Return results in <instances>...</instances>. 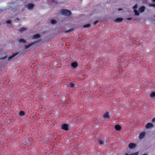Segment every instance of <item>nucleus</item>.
Wrapping results in <instances>:
<instances>
[{
    "instance_id": "nucleus-1",
    "label": "nucleus",
    "mask_w": 155,
    "mask_h": 155,
    "mask_svg": "<svg viewBox=\"0 0 155 155\" xmlns=\"http://www.w3.org/2000/svg\"><path fill=\"white\" fill-rule=\"evenodd\" d=\"M15 3L14 2L11 3L10 4H8V7L7 8H4L3 9H0V10L1 11V12L3 11L4 10H13V9L14 8V6H13V4Z\"/></svg>"
},
{
    "instance_id": "nucleus-2",
    "label": "nucleus",
    "mask_w": 155,
    "mask_h": 155,
    "mask_svg": "<svg viewBox=\"0 0 155 155\" xmlns=\"http://www.w3.org/2000/svg\"><path fill=\"white\" fill-rule=\"evenodd\" d=\"M61 13L64 15L68 16L70 15L71 12L68 10L62 9L61 11Z\"/></svg>"
},
{
    "instance_id": "nucleus-3",
    "label": "nucleus",
    "mask_w": 155,
    "mask_h": 155,
    "mask_svg": "<svg viewBox=\"0 0 155 155\" xmlns=\"http://www.w3.org/2000/svg\"><path fill=\"white\" fill-rule=\"evenodd\" d=\"M34 7V5L32 3H28L25 5V7L29 10H31Z\"/></svg>"
},
{
    "instance_id": "nucleus-4",
    "label": "nucleus",
    "mask_w": 155,
    "mask_h": 155,
    "mask_svg": "<svg viewBox=\"0 0 155 155\" xmlns=\"http://www.w3.org/2000/svg\"><path fill=\"white\" fill-rule=\"evenodd\" d=\"M137 8V4L135 5L133 7V8L134 10V11L135 13V15L137 16H139V13L136 10Z\"/></svg>"
},
{
    "instance_id": "nucleus-5",
    "label": "nucleus",
    "mask_w": 155,
    "mask_h": 155,
    "mask_svg": "<svg viewBox=\"0 0 155 155\" xmlns=\"http://www.w3.org/2000/svg\"><path fill=\"white\" fill-rule=\"evenodd\" d=\"M62 128L63 129L67 131L69 130L68 125L67 124H64L62 125Z\"/></svg>"
},
{
    "instance_id": "nucleus-6",
    "label": "nucleus",
    "mask_w": 155,
    "mask_h": 155,
    "mask_svg": "<svg viewBox=\"0 0 155 155\" xmlns=\"http://www.w3.org/2000/svg\"><path fill=\"white\" fill-rule=\"evenodd\" d=\"M153 124L151 123H148L146 125V128L147 129H149L153 127Z\"/></svg>"
},
{
    "instance_id": "nucleus-7",
    "label": "nucleus",
    "mask_w": 155,
    "mask_h": 155,
    "mask_svg": "<svg viewBox=\"0 0 155 155\" xmlns=\"http://www.w3.org/2000/svg\"><path fill=\"white\" fill-rule=\"evenodd\" d=\"M146 9V7L143 6L140 7L139 9V11L140 13L144 12Z\"/></svg>"
},
{
    "instance_id": "nucleus-8",
    "label": "nucleus",
    "mask_w": 155,
    "mask_h": 155,
    "mask_svg": "<svg viewBox=\"0 0 155 155\" xmlns=\"http://www.w3.org/2000/svg\"><path fill=\"white\" fill-rule=\"evenodd\" d=\"M17 41L20 43H26V41L25 40L21 38H18Z\"/></svg>"
},
{
    "instance_id": "nucleus-9",
    "label": "nucleus",
    "mask_w": 155,
    "mask_h": 155,
    "mask_svg": "<svg viewBox=\"0 0 155 155\" xmlns=\"http://www.w3.org/2000/svg\"><path fill=\"white\" fill-rule=\"evenodd\" d=\"M18 54V53H15L13 54L12 55L8 57V61H10L13 58L17 55Z\"/></svg>"
},
{
    "instance_id": "nucleus-10",
    "label": "nucleus",
    "mask_w": 155,
    "mask_h": 155,
    "mask_svg": "<svg viewBox=\"0 0 155 155\" xmlns=\"http://www.w3.org/2000/svg\"><path fill=\"white\" fill-rule=\"evenodd\" d=\"M123 20V18H117L114 21L116 22H120L122 21Z\"/></svg>"
},
{
    "instance_id": "nucleus-11",
    "label": "nucleus",
    "mask_w": 155,
    "mask_h": 155,
    "mask_svg": "<svg viewBox=\"0 0 155 155\" xmlns=\"http://www.w3.org/2000/svg\"><path fill=\"white\" fill-rule=\"evenodd\" d=\"M40 37V35L38 34H35L34 35L32 38V39H36Z\"/></svg>"
},
{
    "instance_id": "nucleus-12",
    "label": "nucleus",
    "mask_w": 155,
    "mask_h": 155,
    "mask_svg": "<svg viewBox=\"0 0 155 155\" xmlns=\"http://www.w3.org/2000/svg\"><path fill=\"white\" fill-rule=\"evenodd\" d=\"M129 147L130 149H133L136 146V145L134 143H130L129 144Z\"/></svg>"
},
{
    "instance_id": "nucleus-13",
    "label": "nucleus",
    "mask_w": 155,
    "mask_h": 155,
    "mask_svg": "<svg viewBox=\"0 0 155 155\" xmlns=\"http://www.w3.org/2000/svg\"><path fill=\"white\" fill-rule=\"evenodd\" d=\"M78 63L76 61H74L71 64L72 66L74 68H76L78 66Z\"/></svg>"
},
{
    "instance_id": "nucleus-14",
    "label": "nucleus",
    "mask_w": 155,
    "mask_h": 155,
    "mask_svg": "<svg viewBox=\"0 0 155 155\" xmlns=\"http://www.w3.org/2000/svg\"><path fill=\"white\" fill-rule=\"evenodd\" d=\"M145 135V133L142 132L140 134L139 136L140 139H141L143 138Z\"/></svg>"
},
{
    "instance_id": "nucleus-15",
    "label": "nucleus",
    "mask_w": 155,
    "mask_h": 155,
    "mask_svg": "<svg viewBox=\"0 0 155 155\" xmlns=\"http://www.w3.org/2000/svg\"><path fill=\"white\" fill-rule=\"evenodd\" d=\"M115 128L117 130L119 131L121 128V127L120 125H117L115 126Z\"/></svg>"
},
{
    "instance_id": "nucleus-16",
    "label": "nucleus",
    "mask_w": 155,
    "mask_h": 155,
    "mask_svg": "<svg viewBox=\"0 0 155 155\" xmlns=\"http://www.w3.org/2000/svg\"><path fill=\"white\" fill-rule=\"evenodd\" d=\"M34 44V43H32L28 45H25V48L26 49H27L28 48H29L32 45Z\"/></svg>"
},
{
    "instance_id": "nucleus-17",
    "label": "nucleus",
    "mask_w": 155,
    "mask_h": 155,
    "mask_svg": "<svg viewBox=\"0 0 155 155\" xmlns=\"http://www.w3.org/2000/svg\"><path fill=\"white\" fill-rule=\"evenodd\" d=\"M26 30V28H24V27H22L19 30V31L20 32H22L25 30Z\"/></svg>"
},
{
    "instance_id": "nucleus-18",
    "label": "nucleus",
    "mask_w": 155,
    "mask_h": 155,
    "mask_svg": "<svg viewBox=\"0 0 155 155\" xmlns=\"http://www.w3.org/2000/svg\"><path fill=\"white\" fill-rule=\"evenodd\" d=\"M98 142L100 144L102 145L104 144V141L101 138L100 139L98 140Z\"/></svg>"
},
{
    "instance_id": "nucleus-19",
    "label": "nucleus",
    "mask_w": 155,
    "mask_h": 155,
    "mask_svg": "<svg viewBox=\"0 0 155 155\" xmlns=\"http://www.w3.org/2000/svg\"><path fill=\"white\" fill-rule=\"evenodd\" d=\"M104 118H109V116L108 115V112H107L104 115Z\"/></svg>"
},
{
    "instance_id": "nucleus-20",
    "label": "nucleus",
    "mask_w": 155,
    "mask_h": 155,
    "mask_svg": "<svg viewBox=\"0 0 155 155\" xmlns=\"http://www.w3.org/2000/svg\"><path fill=\"white\" fill-rule=\"evenodd\" d=\"M19 114L20 116H22L24 115L25 113L24 111H21L19 112Z\"/></svg>"
},
{
    "instance_id": "nucleus-21",
    "label": "nucleus",
    "mask_w": 155,
    "mask_h": 155,
    "mask_svg": "<svg viewBox=\"0 0 155 155\" xmlns=\"http://www.w3.org/2000/svg\"><path fill=\"white\" fill-rule=\"evenodd\" d=\"M138 152H136L135 153H133L132 154H129L127 153H126L125 154V155H138Z\"/></svg>"
},
{
    "instance_id": "nucleus-22",
    "label": "nucleus",
    "mask_w": 155,
    "mask_h": 155,
    "mask_svg": "<svg viewBox=\"0 0 155 155\" xmlns=\"http://www.w3.org/2000/svg\"><path fill=\"white\" fill-rule=\"evenodd\" d=\"M51 24H54L56 23V21L55 20L52 19L51 21Z\"/></svg>"
},
{
    "instance_id": "nucleus-23",
    "label": "nucleus",
    "mask_w": 155,
    "mask_h": 155,
    "mask_svg": "<svg viewBox=\"0 0 155 155\" xmlns=\"http://www.w3.org/2000/svg\"><path fill=\"white\" fill-rule=\"evenodd\" d=\"M150 96L151 97H155V92H152L150 94Z\"/></svg>"
},
{
    "instance_id": "nucleus-24",
    "label": "nucleus",
    "mask_w": 155,
    "mask_h": 155,
    "mask_svg": "<svg viewBox=\"0 0 155 155\" xmlns=\"http://www.w3.org/2000/svg\"><path fill=\"white\" fill-rule=\"evenodd\" d=\"M90 24H87L84 25L83 27L84 28H87L90 27Z\"/></svg>"
},
{
    "instance_id": "nucleus-25",
    "label": "nucleus",
    "mask_w": 155,
    "mask_h": 155,
    "mask_svg": "<svg viewBox=\"0 0 155 155\" xmlns=\"http://www.w3.org/2000/svg\"><path fill=\"white\" fill-rule=\"evenodd\" d=\"M73 30L72 29H69V30H68L67 31H65V33H69L71 31H72Z\"/></svg>"
},
{
    "instance_id": "nucleus-26",
    "label": "nucleus",
    "mask_w": 155,
    "mask_h": 155,
    "mask_svg": "<svg viewBox=\"0 0 155 155\" xmlns=\"http://www.w3.org/2000/svg\"><path fill=\"white\" fill-rule=\"evenodd\" d=\"M70 87H74V84H73L72 83H70Z\"/></svg>"
},
{
    "instance_id": "nucleus-27",
    "label": "nucleus",
    "mask_w": 155,
    "mask_h": 155,
    "mask_svg": "<svg viewBox=\"0 0 155 155\" xmlns=\"http://www.w3.org/2000/svg\"><path fill=\"white\" fill-rule=\"evenodd\" d=\"M6 23L7 24H10L11 23V21H10V20H8L6 21Z\"/></svg>"
},
{
    "instance_id": "nucleus-28",
    "label": "nucleus",
    "mask_w": 155,
    "mask_h": 155,
    "mask_svg": "<svg viewBox=\"0 0 155 155\" xmlns=\"http://www.w3.org/2000/svg\"><path fill=\"white\" fill-rule=\"evenodd\" d=\"M6 58V57H2L1 58H0V60H4Z\"/></svg>"
},
{
    "instance_id": "nucleus-29",
    "label": "nucleus",
    "mask_w": 155,
    "mask_h": 155,
    "mask_svg": "<svg viewBox=\"0 0 155 155\" xmlns=\"http://www.w3.org/2000/svg\"><path fill=\"white\" fill-rule=\"evenodd\" d=\"M155 4H150L149 6L150 7V6H152V7H154V5Z\"/></svg>"
},
{
    "instance_id": "nucleus-30",
    "label": "nucleus",
    "mask_w": 155,
    "mask_h": 155,
    "mask_svg": "<svg viewBox=\"0 0 155 155\" xmlns=\"http://www.w3.org/2000/svg\"><path fill=\"white\" fill-rule=\"evenodd\" d=\"M98 22V21H94V25H95Z\"/></svg>"
},
{
    "instance_id": "nucleus-31",
    "label": "nucleus",
    "mask_w": 155,
    "mask_h": 155,
    "mask_svg": "<svg viewBox=\"0 0 155 155\" xmlns=\"http://www.w3.org/2000/svg\"><path fill=\"white\" fill-rule=\"evenodd\" d=\"M152 121L153 122H155V117L153 119Z\"/></svg>"
},
{
    "instance_id": "nucleus-32",
    "label": "nucleus",
    "mask_w": 155,
    "mask_h": 155,
    "mask_svg": "<svg viewBox=\"0 0 155 155\" xmlns=\"http://www.w3.org/2000/svg\"><path fill=\"white\" fill-rule=\"evenodd\" d=\"M122 10V9L121 8H119L118 9V10L119 11H120Z\"/></svg>"
},
{
    "instance_id": "nucleus-33",
    "label": "nucleus",
    "mask_w": 155,
    "mask_h": 155,
    "mask_svg": "<svg viewBox=\"0 0 155 155\" xmlns=\"http://www.w3.org/2000/svg\"><path fill=\"white\" fill-rule=\"evenodd\" d=\"M131 19H132L131 18H127V19L128 20H130Z\"/></svg>"
},
{
    "instance_id": "nucleus-34",
    "label": "nucleus",
    "mask_w": 155,
    "mask_h": 155,
    "mask_svg": "<svg viewBox=\"0 0 155 155\" xmlns=\"http://www.w3.org/2000/svg\"><path fill=\"white\" fill-rule=\"evenodd\" d=\"M16 20H18V21H19V20H20V19H19V18H16Z\"/></svg>"
},
{
    "instance_id": "nucleus-35",
    "label": "nucleus",
    "mask_w": 155,
    "mask_h": 155,
    "mask_svg": "<svg viewBox=\"0 0 155 155\" xmlns=\"http://www.w3.org/2000/svg\"><path fill=\"white\" fill-rule=\"evenodd\" d=\"M153 1V2H155V0H152Z\"/></svg>"
},
{
    "instance_id": "nucleus-36",
    "label": "nucleus",
    "mask_w": 155,
    "mask_h": 155,
    "mask_svg": "<svg viewBox=\"0 0 155 155\" xmlns=\"http://www.w3.org/2000/svg\"><path fill=\"white\" fill-rule=\"evenodd\" d=\"M142 155H147L146 154H143Z\"/></svg>"
},
{
    "instance_id": "nucleus-37",
    "label": "nucleus",
    "mask_w": 155,
    "mask_h": 155,
    "mask_svg": "<svg viewBox=\"0 0 155 155\" xmlns=\"http://www.w3.org/2000/svg\"><path fill=\"white\" fill-rule=\"evenodd\" d=\"M154 5V7L155 8V5Z\"/></svg>"
}]
</instances>
